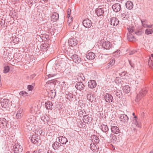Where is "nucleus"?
<instances>
[{
    "label": "nucleus",
    "instance_id": "338daca9",
    "mask_svg": "<svg viewBox=\"0 0 153 153\" xmlns=\"http://www.w3.org/2000/svg\"><path fill=\"white\" fill-rule=\"evenodd\" d=\"M55 145V143H54L53 144V148L55 149H56L57 148H56V147H54V146Z\"/></svg>",
    "mask_w": 153,
    "mask_h": 153
},
{
    "label": "nucleus",
    "instance_id": "c03bdc74",
    "mask_svg": "<svg viewBox=\"0 0 153 153\" xmlns=\"http://www.w3.org/2000/svg\"><path fill=\"white\" fill-rule=\"evenodd\" d=\"M33 88V86L31 85H29L27 86V89L29 91H32Z\"/></svg>",
    "mask_w": 153,
    "mask_h": 153
},
{
    "label": "nucleus",
    "instance_id": "a878e982",
    "mask_svg": "<svg viewBox=\"0 0 153 153\" xmlns=\"http://www.w3.org/2000/svg\"><path fill=\"white\" fill-rule=\"evenodd\" d=\"M148 65L150 68L152 69H153V60L152 59L151 57H150L149 59Z\"/></svg>",
    "mask_w": 153,
    "mask_h": 153
},
{
    "label": "nucleus",
    "instance_id": "39448f33",
    "mask_svg": "<svg viewBox=\"0 0 153 153\" xmlns=\"http://www.w3.org/2000/svg\"><path fill=\"white\" fill-rule=\"evenodd\" d=\"M85 85L80 80V82L76 83L75 86L76 88L78 90L81 91L84 90L85 88Z\"/></svg>",
    "mask_w": 153,
    "mask_h": 153
},
{
    "label": "nucleus",
    "instance_id": "c85d7f7f",
    "mask_svg": "<svg viewBox=\"0 0 153 153\" xmlns=\"http://www.w3.org/2000/svg\"><path fill=\"white\" fill-rule=\"evenodd\" d=\"M141 21L142 23V26L144 27H146V26L147 24V21L146 19H141Z\"/></svg>",
    "mask_w": 153,
    "mask_h": 153
},
{
    "label": "nucleus",
    "instance_id": "9d476101",
    "mask_svg": "<svg viewBox=\"0 0 153 153\" xmlns=\"http://www.w3.org/2000/svg\"><path fill=\"white\" fill-rule=\"evenodd\" d=\"M112 8L114 12H118L121 9V5L119 3H116L112 5Z\"/></svg>",
    "mask_w": 153,
    "mask_h": 153
},
{
    "label": "nucleus",
    "instance_id": "4c0bfd02",
    "mask_svg": "<svg viewBox=\"0 0 153 153\" xmlns=\"http://www.w3.org/2000/svg\"><path fill=\"white\" fill-rule=\"evenodd\" d=\"M10 70V68L9 66H7L4 67L3 71L4 73H8Z\"/></svg>",
    "mask_w": 153,
    "mask_h": 153
},
{
    "label": "nucleus",
    "instance_id": "79ce46f5",
    "mask_svg": "<svg viewBox=\"0 0 153 153\" xmlns=\"http://www.w3.org/2000/svg\"><path fill=\"white\" fill-rule=\"evenodd\" d=\"M36 119L33 118V119L31 118L30 120V123L32 124V125H34V126L35 125L36 123Z\"/></svg>",
    "mask_w": 153,
    "mask_h": 153
},
{
    "label": "nucleus",
    "instance_id": "72a5a7b5",
    "mask_svg": "<svg viewBox=\"0 0 153 153\" xmlns=\"http://www.w3.org/2000/svg\"><path fill=\"white\" fill-rule=\"evenodd\" d=\"M116 96L117 98H120V97L122 96V94L121 91H118L115 92Z\"/></svg>",
    "mask_w": 153,
    "mask_h": 153
},
{
    "label": "nucleus",
    "instance_id": "680f3d73",
    "mask_svg": "<svg viewBox=\"0 0 153 153\" xmlns=\"http://www.w3.org/2000/svg\"><path fill=\"white\" fill-rule=\"evenodd\" d=\"M91 33V30H87V33H88L89 34V33Z\"/></svg>",
    "mask_w": 153,
    "mask_h": 153
},
{
    "label": "nucleus",
    "instance_id": "ea45409f",
    "mask_svg": "<svg viewBox=\"0 0 153 153\" xmlns=\"http://www.w3.org/2000/svg\"><path fill=\"white\" fill-rule=\"evenodd\" d=\"M79 79H81L82 80H81L82 81H84L85 79V77L83 75V74H80L79 75Z\"/></svg>",
    "mask_w": 153,
    "mask_h": 153
},
{
    "label": "nucleus",
    "instance_id": "a19ab883",
    "mask_svg": "<svg viewBox=\"0 0 153 153\" xmlns=\"http://www.w3.org/2000/svg\"><path fill=\"white\" fill-rule=\"evenodd\" d=\"M20 95L23 96H27L28 93L25 91H22L20 93Z\"/></svg>",
    "mask_w": 153,
    "mask_h": 153
},
{
    "label": "nucleus",
    "instance_id": "412c9836",
    "mask_svg": "<svg viewBox=\"0 0 153 153\" xmlns=\"http://www.w3.org/2000/svg\"><path fill=\"white\" fill-rule=\"evenodd\" d=\"M111 129V131L114 134H117L120 132L119 128L117 126H112Z\"/></svg>",
    "mask_w": 153,
    "mask_h": 153
},
{
    "label": "nucleus",
    "instance_id": "f3484780",
    "mask_svg": "<svg viewBox=\"0 0 153 153\" xmlns=\"http://www.w3.org/2000/svg\"><path fill=\"white\" fill-rule=\"evenodd\" d=\"M96 12L98 16H102L104 13V10L102 8H97Z\"/></svg>",
    "mask_w": 153,
    "mask_h": 153
},
{
    "label": "nucleus",
    "instance_id": "603ef678",
    "mask_svg": "<svg viewBox=\"0 0 153 153\" xmlns=\"http://www.w3.org/2000/svg\"><path fill=\"white\" fill-rule=\"evenodd\" d=\"M51 106H45L46 108L48 109H51Z\"/></svg>",
    "mask_w": 153,
    "mask_h": 153
},
{
    "label": "nucleus",
    "instance_id": "20e7f679",
    "mask_svg": "<svg viewBox=\"0 0 153 153\" xmlns=\"http://www.w3.org/2000/svg\"><path fill=\"white\" fill-rule=\"evenodd\" d=\"M13 150L14 153H19L22 151V147L19 143H17L13 146Z\"/></svg>",
    "mask_w": 153,
    "mask_h": 153
},
{
    "label": "nucleus",
    "instance_id": "6ab92c4d",
    "mask_svg": "<svg viewBox=\"0 0 153 153\" xmlns=\"http://www.w3.org/2000/svg\"><path fill=\"white\" fill-rule=\"evenodd\" d=\"M125 4L126 8L128 9L131 10L133 7V2L130 1H127Z\"/></svg>",
    "mask_w": 153,
    "mask_h": 153
},
{
    "label": "nucleus",
    "instance_id": "7ed1b4c3",
    "mask_svg": "<svg viewBox=\"0 0 153 153\" xmlns=\"http://www.w3.org/2000/svg\"><path fill=\"white\" fill-rule=\"evenodd\" d=\"M85 91H86V92L87 93V97L88 100L91 102L94 101L95 99V96L94 94H92V91H89L88 88L86 89L85 90Z\"/></svg>",
    "mask_w": 153,
    "mask_h": 153
},
{
    "label": "nucleus",
    "instance_id": "4be33fe9",
    "mask_svg": "<svg viewBox=\"0 0 153 153\" xmlns=\"http://www.w3.org/2000/svg\"><path fill=\"white\" fill-rule=\"evenodd\" d=\"M23 110L22 108H20L18 111L16 115V117L17 119H19L21 118L22 116V113H23Z\"/></svg>",
    "mask_w": 153,
    "mask_h": 153
},
{
    "label": "nucleus",
    "instance_id": "aec40b11",
    "mask_svg": "<svg viewBox=\"0 0 153 153\" xmlns=\"http://www.w3.org/2000/svg\"><path fill=\"white\" fill-rule=\"evenodd\" d=\"M59 139L60 142L63 144H66V143L68 142L67 139L63 136H60L59 137Z\"/></svg>",
    "mask_w": 153,
    "mask_h": 153
},
{
    "label": "nucleus",
    "instance_id": "0e129e2a",
    "mask_svg": "<svg viewBox=\"0 0 153 153\" xmlns=\"http://www.w3.org/2000/svg\"><path fill=\"white\" fill-rule=\"evenodd\" d=\"M42 152V149H40L38 151V153H40L41 152Z\"/></svg>",
    "mask_w": 153,
    "mask_h": 153
},
{
    "label": "nucleus",
    "instance_id": "a211bd4d",
    "mask_svg": "<svg viewBox=\"0 0 153 153\" xmlns=\"http://www.w3.org/2000/svg\"><path fill=\"white\" fill-rule=\"evenodd\" d=\"M115 60L114 59H110L109 62L105 65V67L107 69H109L110 67L114 65L115 63Z\"/></svg>",
    "mask_w": 153,
    "mask_h": 153
},
{
    "label": "nucleus",
    "instance_id": "58836bf2",
    "mask_svg": "<svg viewBox=\"0 0 153 153\" xmlns=\"http://www.w3.org/2000/svg\"><path fill=\"white\" fill-rule=\"evenodd\" d=\"M133 123L137 127H140V125H139L138 123L135 119L133 120Z\"/></svg>",
    "mask_w": 153,
    "mask_h": 153
},
{
    "label": "nucleus",
    "instance_id": "0eeeda50",
    "mask_svg": "<svg viewBox=\"0 0 153 153\" xmlns=\"http://www.w3.org/2000/svg\"><path fill=\"white\" fill-rule=\"evenodd\" d=\"M83 25L86 28H89L92 26V22L88 19L84 20L82 22Z\"/></svg>",
    "mask_w": 153,
    "mask_h": 153
},
{
    "label": "nucleus",
    "instance_id": "dca6fc26",
    "mask_svg": "<svg viewBox=\"0 0 153 153\" xmlns=\"http://www.w3.org/2000/svg\"><path fill=\"white\" fill-rule=\"evenodd\" d=\"M120 119V120L124 123H127L128 119V117L126 115L124 114L121 115Z\"/></svg>",
    "mask_w": 153,
    "mask_h": 153
},
{
    "label": "nucleus",
    "instance_id": "473e14b6",
    "mask_svg": "<svg viewBox=\"0 0 153 153\" xmlns=\"http://www.w3.org/2000/svg\"><path fill=\"white\" fill-rule=\"evenodd\" d=\"M111 140V142L114 143L117 140L116 136L114 134H111L110 135Z\"/></svg>",
    "mask_w": 153,
    "mask_h": 153
},
{
    "label": "nucleus",
    "instance_id": "4468645a",
    "mask_svg": "<svg viewBox=\"0 0 153 153\" xmlns=\"http://www.w3.org/2000/svg\"><path fill=\"white\" fill-rule=\"evenodd\" d=\"M1 124L2 125L1 127L4 128H5L7 127L8 121L4 118H1L0 120Z\"/></svg>",
    "mask_w": 153,
    "mask_h": 153
},
{
    "label": "nucleus",
    "instance_id": "13d9d810",
    "mask_svg": "<svg viewBox=\"0 0 153 153\" xmlns=\"http://www.w3.org/2000/svg\"><path fill=\"white\" fill-rule=\"evenodd\" d=\"M52 93L53 94H52V96H53V97H54L56 94V92H54V91H53L52 92Z\"/></svg>",
    "mask_w": 153,
    "mask_h": 153
},
{
    "label": "nucleus",
    "instance_id": "3c124183",
    "mask_svg": "<svg viewBox=\"0 0 153 153\" xmlns=\"http://www.w3.org/2000/svg\"><path fill=\"white\" fill-rule=\"evenodd\" d=\"M42 47H43V48H47L49 47V45H48L46 44H45V45H44L42 46Z\"/></svg>",
    "mask_w": 153,
    "mask_h": 153
},
{
    "label": "nucleus",
    "instance_id": "6e6552de",
    "mask_svg": "<svg viewBox=\"0 0 153 153\" xmlns=\"http://www.w3.org/2000/svg\"><path fill=\"white\" fill-rule=\"evenodd\" d=\"M71 58L75 63H79L81 61V59L80 57L76 54L72 55Z\"/></svg>",
    "mask_w": 153,
    "mask_h": 153
},
{
    "label": "nucleus",
    "instance_id": "7c9ffc66",
    "mask_svg": "<svg viewBox=\"0 0 153 153\" xmlns=\"http://www.w3.org/2000/svg\"><path fill=\"white\" fill-rule=\"evenodd\" d=\"M92 140L96 143H98L99 142V140L98 137L95 135L92 136Z\"/></svg>",
    "mask_w": 153,
    "mask_h": 153
},
{
    "label": "nucleus",
    "instance_id": "49530a36",
    "mask_svg": "<svg viewBox=\"0 0 153 153\" xmlns=\"http://www.w3.org/2000/svg\"><path fill=\"white\" fill-rule=\"evenodd\" d=\"M39 105H46V102H44V101H40L39 102Z\"/></svg>",
    "mask_w": 153,
    "mask_h": 153
},
{
    "label": "nucleus",
    "instance_id": "774afa93",
    "mask_svg": "<svg viewBox=\"0 0 153 153\" xmlns=\"http://www.w3.org/2000/svg\"><path fill=\"white\" fill-rule=\"evenodd\" d=\"M33 153H38L37 152V151H34L33 152Z\"/></svg>",
    "mask_w": 153,
    "mask_h": 153
},
{
    "label": "nucleus",
    "instance_id": "bb28decb",
    "mask_svg": "<svg viewBox=\"0 0 153 153\" xmlns=\"http://www.w3.org/2000/svg\"><path fill=\"white\" fill-rule=\"evenodd\" d=\"M123 90L124 92L128 93L130 91V88L128 85H126L123 87Z\"/></svg>",
    "mask_w": 153,
    "mask_h": 153
},
{
    "label": "nucleus",
    "instance_id": "5701e85b",
    "mask_svg": "<svg viewBox=\"0 0 153 153\" xmlns=\"http://www.w3.org/2000/svg\"><path fill=\"white\" fill-rule=\"evenodd\" d=\"M74 95L73 94L68 92H67L66 94L65 97L70 101H72V98H74Z\"/></svg>",
    "mask_w": 153,
    "mask_h": 153
},
{
    "label": "nucleus",
    "instance_id": "052dcab7",
    "mask_svg": "<svg viewBox=\"0 0 153 153\" xmlns=\"http://www.w3.org/2000/svg\"><path fill=\"white\" fill-rule=\"evenodd\" d=\"M48 77L50 78V77H52L53 76H54L53 75H52L51 74H49L48 75Z\"/></svg>",
    "mask_w": 153,
    "mask_h": 153
},
{
    "label": "nucleus",
    "instance_id": "c756f323",
    "mask_svg": "<svg viewBox=\"0 0 153 153\" xmlns=\"http://www.w3.org/2000/svg\"><path fill=\"white\" fill-rule=\"evenodd\" d=\"M101 129L102 131L106 132L108 131V128L107 125L102 124L101 125Z\"/></svg>",
    "mask_w": 153,
    "mask_h": 153
},
{
    "label": "nucleus",
    "instance_id": "f03ea898",
    "mask_svg": "<svg viewBox=\"0 0 153 153\" xmlns=\"http://www.w3.org/2000/svg\"><path fill=\"white\" fill-rule=\"evenodd\" d=\"M147 93L146 89H145L140 90L137 94V96L135 99V102H138L143 97L146 95Z\"/></svg>",
    "mask_w": 153,
    "mask_h": 153
},
{
    "label": "nucleus",
    "instance_id": "5fc2aeb1",
    "mask_svg": "<svg viewBox=\"0 0 153 153\" xmlns=\"http://www.w3.org/2000/svg\"><path fill=\"white\" fill-rule=\"evenodd\" d=\"M153 26V25H147V26H146V28H151L152 27V26Z\"/></svg>",
    "mask_w": 153,
    "mask_h": 153
},
{
    "label": "nucleus",
    "instance_id": "9b49d317",
    "mask_svg": "<svg viewBox=\"0 0 153 153\" xmlns=\"http://www.w3.org/2000/svg\"><path fill=\"white\" fill-rule=\"evenodd\" d=\"M104 97L105 101L107 102H108L109 103L112 102L113 100L112 96L108 93L106 94Z\"/></svg>",
    "mask_w": 153,
    "mask_h": 153
},
{
    "label": "nucleus",
    "instance_id": "f257e3e1",
    "mask_svg": "<svg viewBox=\"0 0 153 153\" xmlns=\"http://www.w3.org/2000/svg\"><path fill=\"white\" fill-rule=\"evenodd\" d=\"M134 27L132 26H129L128 28V33L127 34V38L128 40L130 41L134 42L136 40V39L135 38L133 33Z\"/></svg>",
    "mask_w": 153,
    "mask_h": 153
},
{
    "label": "nucleus",
    "instance_id": "f704fd0d",
    "mask_svg": "<svg viewBox=\"0 0 153 153\" xmlns=\"http://www.w3.org/2000/svg\"><path fill=\"white\" fill-rule=\"evenodd\" d=\"M91 120V118L88 115L85 116L83 118V120L85 121V122L88 123Z\"/></svg>",
    "mask_w": 153,
    "mask_h": 153
},
{
    "label": "nucleus",
    "instance_id": "a18cd8bd",
    "mask_svg": "<svg viewBox=\"0 0 153 153\" xmlns=\"http://www.w3.org/2000/svg\"><path fill=\"white\" fill-rule=\"evenodd\" d=\"M31 140V142L34 143H36L37 142V140H36L34 137H32Z\"/></svg>",
    "mask_w": 153,
    "mask_h": 153
},
{
    "label": "nucleus",
    "instance_id": "c9c22d12",
    "mask_svg": "<svg viewBox=\"0 0 153 153\" xmlns=\"http://www.w3.org/2000/svg\"><path fill=\"white\" fill-rule=\"evenodd\" d=\"M71 10L70 9L68 8L67 10V16L68 17V22H71V21H72V19H69V17L70 16V15L71 14Z\"/></svg>",
    "mask_w": 153,
    "mask_h": 153
},
{
    "label": "nucleus",
    "instance_id": "4d7b16f0",
    "mask_svg": "<svg viewBox=\"0 0 153 153\" xmlns=\"http://www.w3.org/2000/svg\"><path fill=\"white\" fill-rule=\"evenodd\" d=\"M135 53V51H131L130 52L129 54V55L133 54L134 53Z\"/></svg>",
    "mask_w": 153,
    "mask_h": 153
},
{
    "label": "nucleus",
    "instance_id": "2f4dec72",
    "mask_svg": "<svg viewBox=\"0 0 153 153\" xmlns=\"http://www.w3.org/2000/svg\"><path fill=\"white\" fill-rule=\"evenodd\" d=\"M56 80L55 79H52L47 82L46 84H51L55 85L56 84Z\"/></svg>",
    "mask_w": 153,
    "mask_h": 153
},
{
    "label": "nucleus",
    "instance_id": "cd10ccee",
    "mask_svg": "<svg viewBox=\"0 0 153 153\" xmlns=\"http://www.w3.org/2000/svg\"><path fill=\"white\" fill-rule=\"evenodd\" d=\"M143 33V29L141 28L135 31V33L137 35H141Z\"/></svg>",
    "mask_w": 153,
    "mask_h": 153
},
{
    "label": "nucleus",
    "instance_id": "e433bc0d",
    "mask_svg": "<svg viewBox=\"0 0 153 153\" xmlns=\"http://www.w3.org/2000/svg\"><path fill=\"white\" fill-rule=\"evenodd\" d=\"M152 32L153 30L151 29H147L145 30V33L147 35L152 34Z\"/></svg>",
    "mask_w": 153,
    "mask_h": 153
},
{
    "label": "nucleus",
    "instance_id": "b1692460",
    "mask_svg": "<svg viewBox=\"0 0 153 153\" xmlns=\"http://www.w3.org/2000/svg\"><path fill=\"white\" fill-rule=\"evenodd\" d=\"M69 44L70 46H75L77 45L76 41L74 38L71 39L69 42Z\"/></svg>",
    "mask_w": 153,
    "mask_h": 153
},
{
    "label": "nucleus",
    "instance_id": "bf43d9fd",
    "mask_svg": "<svg viewBox=\"0 0 153 153\" xmlns=\"http://www.w3.org/2000/svg\"><path fill=\"white\" fill-rule=\"evenodd\" d=\"M46 103L47 105H51V102L50 101L48 102H46Z\"/></svg>",
    "mask_w": 153,
    "mask_h": 153
},
{
    "label": "nucleus",
    "instance_id": "423d86ee",
    "mask_svg": "<svg viewBox=\"0 0 153 153\" xmlns=\"http://www.w3.org/2000/svg\"><path fill=\"white\" fill-rule=\"evenodd\" d=\"M119 20L116 17H111L110 19V24L113 26L117 25L119 24Z\"/></svg>",
    "mask_w": 153,
    "mask_h": 153
},
{
    "label": "nucleus",
    "instance_id": "09e8293b",
    "mask_svg": "<svg viewBox=\"0 0 153 153\" xmlns=\"http://www.w3.org/2000/svg\"><path fill=\"white\" fill-rule=\"evenodd\" d=\"M129 62L130 65L131 67L133 68L134 67V63H132V62L130 60H129Z\"/></svg>",
    "mask_w": 153,
    "mask_h": 153
},
{
    "label": "nucleus",
    "instance_id": "37998d69",
    "mask_svg": "<svg viewBox=\"0 0 153 153\" xmlns=\"http://www.w3.org/2000/svg\"><path fill=\"white\" fill-rule=\"evenodd\" d=\"M42 38H44V40H49V37L48 35H44L42 36Z\"/></svg>",
    "mask_w": 153,
    "mask_h": 153
},
{
    "label": "nucleus",
    "instance_id": "de8ad7c7",
    "mask_svg": "<svg viewBox=\"0 0 153 153\" xmlns=\"http://www.w3.org/2000/svg\"><path fill=\"white\" fill-rule=\"evenodd\" d=\"M32 125H28L27 126V129H29V130H32V127H33V126H32Z\"/></svg>",
    "mask_w": 153,
    "mask_h": 153
},
{
    "label": "nucleus",
    "instance_id": "2eb2a0df",
    "mask_svg": "<svg viewBox=\"0 0 153 153\" xmlns=\"http://www.w3.org/2000/svg\"><path fill=\"white\" fill-rule=\"evenodd\" d=\"M59 18L58 13L56 12L53 13L51 16V19L53 22H56L57 20Z\"/></svg>",
    "mask_w": 153,
    "mask_h": 153
},
{
    "label": "nucleus",
    "instance_id": "393cba45",
    "mask_svg": "<svg viewBox=\"0 0 153 153\" xmlns=\"http://www.w3.org/2000/svg\"><path fill=\"white\" fill-rule=\"evenodd\" d=\"M9 100L6 99H4L2 100H0V104L1 105H7L9 104Z\"/></svg>",
    "mask_w": 153,
    "mask_h": 153
},
{
    "label": "nucleus",
    "instance_id": "864d4df0",
    "mask_svg": "<svg viewBox=\"0 0 153 153\" xmlns=\"http://www.w3.org/2000/svg\"><path fill=\"white\" fill-rule=\"evenodd\" d=\"M36 76V75L35 74H32L31 75V76H30V78L32 79H33V78H34V77L35 76Z\"/></svg>",
    "mask_w": 153,
    "mask_h": 153
},
{
    "label": "nucleus",
    "instance_id": "f8f14e48",
    "mask_svg": "<svg viewBox=\"0 0 153 153\" xmlns=\"http://www.w3.org/2000/svg\"><path fill=\"white\" fill-rule=\"evenodd\" d=\"M97 86L96 82L93 80H90L88 82V86L91 89L94 88Z\"/></svg>",
    "mask_w": 153,
    "mask_h": 153
},
{
    "label": "nucleus",
    "instance_id": "6e6d98bb",
    "mask_svg": "<svg viewBox=\"0 0 153 153\" xmlns=\"http://www.w3.org/2000/svg\"><path fill=\"white\" fill-rule=\"evenodd\" d=\"M42 49L43 50V51H47L48 50V49L47 48H43V47H42Z\"/></svg>",
    "mask_w": 153,
    "mask_h": 153
},
{
    "label": "nucleus",
    "instance_id": "1a4fd4ad",
    "mask_svg": "<svg viewBox=\"0 0 153 153\" xmlns=\"http://www.w3.org/2000/svg\"><path fill=\"white\" fill-rule=\"evenodd\" d=\"M102 46L104 49H110L112 47V44L109 41H106L102 43Z\"/></svg>",
    "mask_w": 153,
    "mask_h": 153
},
{
    "label": "nucleus",
    "instance_id": "8fccbe9b",
    "mask_svg": "<svg viewBox=\"0 0 153 153\" xmlns=\"http://www.w3.org/2000/svg\"><path fill=\"white\" fill-rule=\"evenodd\" d=\"M32 1L31 2L32 3H36L38 2V0H31Z\"/></svg>",
    "mask_w": 153,
    "mask_h": 153
},
{
    "label": "nucleus",
    "instance_id": "e2e57ef3",
    "mask_svg": "<svg viewBox=\"0 0 153 153\" xmlns=\"http://www.w3.org/2000/svg\"><path fill=\"white\" fill-rule=\"evenodd\" d=\"M124 0H116V1L118 2H121V3H122V2Z\"/></svg>",
    "mask_w": 153,
    "mask_h": 153
},
{
    "label": "nucleus",
    "instance_id": "69168bd1",
    "mask_svg": "<svg viewBox=\"0 0 153 153\" xmlns=\"http://www.w3.org/2000/svg\"><path fill=\"white\" fill-rule=\"evenodd\" d=\"M126 73L125 72H123L122 73V75H123V76H125Z\"/></svg>",
    "mask_w": 153,
    "mask_h": 153
},
{
    "label": "nucleus",
    "instance_id": "ddd939ff",
    "mask_svg": "<svg viewBox=\"0 0 153 153\" xmlns=\"http://www.w3.org/2000/svg\"><path fill=\"white\" fill-rule=\"evenodd\" d=\"M95 54L91 52L88 53L86 55V58L88 60L94 59L95 58Z\"/></svg>",
    "mask_w": 153,
    "mask_h": 153
}]
</instances>
